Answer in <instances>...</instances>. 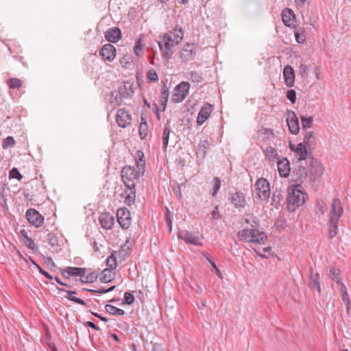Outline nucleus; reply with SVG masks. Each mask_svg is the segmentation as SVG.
I'll list each match as a JSON object with an SVG mask.
<instances>
[{
  "mask_svg": "<svg viewBox=\"0 0 351 351\" xmlns=\"http://www.w3.org/2000/svg\"><path fill=\"white\" fill-rule=\"evenodd\" d=\"M125 191V199L124 202L128 206H131L134 204L136 199V189L135 187L126 188Z\"/></svg>",
  "mask_w": 351,
  "mask_h": 351,
  "instance_id": "obj_29",
  "label": "nucleus"
},
{
  "mask_svg": "<svg viewBox=\"0 0 351 351\" xmlns=\"http://www.w3.org/2000/svg\"><path fill=\"white\" fill-rule=\"evenodd\" d=\"M143 45L142 44V38H139L137 41L135 43V46L134 47V51L136 56L139 57L143 51Z\"/></svg>",
  "mask_w": 351,
  "mask_h": 351,
  "instance_id": "obj_53",
  "label": "nucleus"
},
{
  "mask_svg": "<svg viewBox=\"0 0 351 351\" xmlns=\"http://www.w3.org/2000/svg\"><path fill=\"white\" fill-rule=\"evenodd\" d=\"M8 85L10 88H19L22 86L21 81L18 78H10L7 81Z\"/></svg>",
  "mask_w": 351,
  "mask_h": 351,
  "instance_id": "obj_45",
  "label": "nucleus"
},
{
  "mask_svg": "<svg viewBox=\"0 0 351 351\" xmlns=\"http://www.w3.org/2000/svg\"><path fill=\"white\" fill-rule=\"evenodd\" d=\"M122 99L115 91L112 92L109 95V103L112 109L115 108L117 106L121 104Z\"/></svg>",
  "mask_w": 351,
  "mask_h": 351,
  "instance_id": "obj_33",
  "label": "nucleus"
},
{
  "mask_svg": "<svg viewBox=\"0 0 351 351\" xmlns=\"http://www.w3.org/2000/svg\"><path fill=\"white\" fill-rule=\"evenodd\" d=\"M23 243L30 250H34L36 247L34 241L30 237L26 238V239H23Z\"/></svg>",
  "mask_w": 351,
  "mask_h": 351,
  "instance_id": "obj_60",
  "label": "nucleus"
},
{
  "mask_svg": "<svg viewBox=\"0 0 351 351\" xmlns=\"http://www.w3.org/2000/svg\"><path fill=\"white\" fill-rule=\"evenodd\" d=\"M189 79L193 82L199 83L202 80V74L195 71H191L189 73Z\"/></svg>",
  "mask_w": 351,
  "mask_h": 351,
  "instance_id": "obj_47",
  "label": "nucleus"
},
{
  "mask_svg": "<svg viewBox=\"0 0 351 351\" xmlns=\"http://www.w3.org/2000/svg\"><path fill=\"white\" fill-rule=\"evenodd\" d=\"M343 213L341 202L338 198H335L331 204L329 220L328 223V235L333 238L338 233L339 221Z\"/></svg>",
  "mask_w": 351,
  "mask_h": 351,
  "instance_id": "obj_2",
  "label": "nucleus"
},
{
  "mask_svg": "<svg viewBox=\"0 0 351 351\" xmlns=\"http://www.w3.org/2000/svg\"><path fill=\"white\" fill-rule=\"evenodd\" d=\"M170 132L171 129L169 125L168 124H165L162 133V143L165 149H166L168 145Z\"/></svg>",
  "mask_w": 351,
  "mask_h": 351,
  "instance_id": "obj_42",
  "label": "nucleus"
},
{
  "mask_svg": "<svg viewBox=\"0 0 351 351\" xmlns=\"http://www.w3.org/2000/svg\"><path fill=\"white\" fill-rule=\"evenodd\" d=\"M287 123L290 132L297 134L300 130L299 121L295 113L292 110L287 111Z\"/></svg>",
  "mask_w": 351,
  "mask_h": 351,
  "instance_id": "obj_14",
  "label": "nucleus"
},
{
  "mask_svg": "<svg viewBox=\"0 0 351 351\" xmlns=\"http://www.w3.org/2000/svg\"><path fill=\"white\" fill-rule=\"evenodd\" d=\"M196 53L194 44L187 43L185 44L179 52L180 58L182 62H188L191 61Z\"/></svg>",
  "mask_w": 351,
  "mask_h": 351,
  "instance_id": "obj_11",
  "label": "nucleus"
},
{
  "mask_svg": "<svg viewBox=\"0 0 351 351\" xmlns=\"http://www.w3.org/2000/svg\"><path fill=\"white\" fill-rule=\"evenodd\" d=\"M329 276L330 278L341 285V271L339 269L332 267L330 269Z\"/></svg>",
  "mask_w": 351,
  "mask_h": 351,
  "instance_id": "obj_39",
  "label": "nucleus"
},
{
  "mask_svg": "<svg viewBox=\"0 0 351 351\" xmlns=\"http://www.w3.org/2000/svg\"><path fill=\"white\" fill-rule=\"evenodd\" d=\"M190 84L187 82H182L178 84L173 90L172 101L175 103L182 102L189 95Z\"/></svg>",
  "mask_w": 351,
  "mask_h": 351,
  "instance_id": "obj_7",
  "label": "nucleus"
},
{
  "mask_svg": "<svg viewBox=\"0 0 351 351\" xmlns=\"http://www.w3.org/2000/svg\"><path fill=\"white\" fill-rule=\"evenodd\" d=\"M118 93L122 99L132 98L134 93L133 84L130 82H125L119 87Z\"/></svg>",
  "mask_w": 351,
  "mask_h": 351,
  "instance_id": "obj_19",
  "label": "nucleus"
},
{
  "mask_svg": "<svg viewBox=\"0 0 351 351\" xmlns=\"http://www.w3.org/2000/svg\"><path fill=\"white\" fill-rule=\"evenodd\" d=\"M117 218L123 229H128L131 225L130 213L126 208H121L117 211Z\"/></svg>",
  "mask_w": 351,
  "mask_h": 351,
  "instance_id": "obj_9",
  "label": "nucleus"
},
{
  "mask_svg": "<svg viewBox=\"0 0 351 351\" xmlns=\"http://www.w3.org/2000/svg\"><path fill=\"white\" fill-rule=\"evenodd\" d=\"M237 237L241 241L258 244H265L267 237L264 232L253 228H244L237 232Z\"/></svg>",
  "mask_w": 351,
  "mask_h": 351,
  "instance_id": "obj_3",
  "label": "nucleus"
},
{
  "mask_svg": "<svg viewBox=\"0 0 351 351\" xmlns=\"http://www.w3.org/2000/svg\"><path fill=\"white\" fill-rule=\"evenodd\" d=\"M86 268L66 267L64 269H61L62 276L69 279L71 276H80V279L84 278Z\"/></svg>",
  "mask_w": 351,
  "mask_h": 351,
  "instance_id": "obj_15",
  "label": "nucleus"
},
{
  "mask_svg": "<svg viewBox=\"0 0 351 351\" xmlns=\"http://www.w3.org/2000/svg\"><path fill=\"white\" fill-rule=\"evenodd\" d=\"M148 125L147 122L140 123L138 132L141 139H145L147 135Z\"/></svg>",
  "mask_w": 351,
  "mask_h": 351,
  "instance_id": "obj_46",
  "label": "nucleus"
},
{
  "mask_svg": "<svg viewBox=\"0 0 351 351\" xmlns=\"http://www.w3.org/2000/svg\"><path fill=\"white\" fill-rule=\"evenodd\" d=\"M309 286L311 289H316L319 293H321L320 278L318 273L311 272L309 278Z\"/></svg>",
  "mask_w": 351,
  "mask_h": 351,
  "instance_id": "obj_30",
  "label": "nucleus"
},
{
  "mask_svg": "<svg viewBox=\"0 0 351 351\" xmlns=\"http://www.w3.org/2000/svg\"><path fill=\"white\" fill-rule=\"evenodd\" d=\"M304 194L296 188H291L288 191L287 207L289 212H294L304 203Z\"/></svg>",
  "mask_w": 351,
  "mask_h": 351,
  "instance_id": "obj_4",
  "label": "nucleus"
},
{
  "mask_svg": "<svg viewBox=\"0 0 351 351\" xmlns=\"http://www.w3.org/2000/svg\"><path fill=\"white\" fill-rule=\"evenodd\" d=\"M100 281L103 283H108L111 282L114 278V274L110 269H105L101 273Z\"/></svg>",
  "mask_w": 351,
  "mask_h": 351,
  "instance_id": "obj_37",
  "label": "nucleus"
},
{
  "mask_svg": "<svg viewBox=\"0 0 351 351\" xmlns=\"http://www.w3.org/2000/svg\"><path fill=\"white\" fill-rule=\"evenodd\" d=\"M300 119L302 122V126L303 130H306L308 128H311L313 126V117H304L300 116Z\"/></svg>",
  "mask_w": 351,
  "mask_h": 351,
  "instance_id": "obj_43",
  "label": "nucleus"
},
{
  "mask_svg": "<svg viewBox=\"0 0 351 351\" xmlns=\"http://www.w3.org/2000/svg\"><path fill=\"white\" fill-rule=\"evenodd\" d=\"M121 38V32L119 27H111L105 32V38L110 43H117Z\"/></svg>",
  "mask_w": 351,
  "mask_h": 351,
  "instance_id": "obj_25",
  "label": "nucleus"
},
{
  "mask_svg": "<svg viewBox=\"0 0 351 351\" xmlns=\"http://www.w3.org/2000/svg\"><path fill=\"white\" fill-rule=\"evenodd\" d=\"M212 219H220L221 216L219 213V206L217 205L215 207V209L211 213Z\"/></svg>",
  "mask_w": 351,
  "mask_h": 351,
  "instance_id": "obj_64",
  "label": "nucleus"
},
{
  "mask_svg": "<svg viewBox=\"0 0 351 351\" xmlns=\"http://www.w3.org/2000/svg\"><path fill=\"white\" fill-rule=\"evenodd\" d=\"M15 144V141L12 136H8L5 138L2 143V147L7 149L10 147H13Z\"/></svg>",
  "mask_w": 351,
  "mask_h": 351,
  "instance_id": "obj_55",
  "label": "nucleus"
},
{
  "mask_svg": "<svg viewBox=\"0 0 351 351\" xmlns=\"http://www.w3.org/2000/svg\"><path fill=\"white\" fill-rule=\"evenodd\" d=\"M34 265L37 267L39 272L43 275L45 278H47V279L49 280H52L53 279V276L49 274L47 271H46L45 270H44L40 266H39L38 265L36 264L35 263H34Z\"/></svg>",
  "mask_w": 351,
  "mask_h": 351,
  "instance_id": "obj_63",
  "label": "nucleus"
},
{
  "mask_svg": "<svg viewBox=\"0 0 351 351\" xmlns=\"http://www.w3.org/2000/svg\"><path fill=\"white\" fill-rule=\"evenodd\" d=\"M178 238L184 240L186 243L194 245L202 246L203 244L199 241V237L195 236L192 232L188 230H182L178 233Z\"/></svg>",
  "mask_w": 351,
  "mask_h": 351,
  "instance_id": "obj_20",
  "label": "nucleus"
},
{
  "mask_svg": "<svg viewBox=\"0 0 351 351\" xmlns=\"http://www.w3.org/2000/svg\"><path fill=\"white\" fill-rule=\"evenodd\" d=\"M57 289L60 292H66V295H65L64 297L67 300L72 301L76 304L82 305L84 306H87V304L85 302L84 300H83L81 298L74 296V295L77 294V292L75 291L66 290L63 288H58V287H57Z\"/></svg>",
  "mask_w": 351,
  "mask_h": 351,
  "instance_id": "obj_26",
  "label": "nucleus"
},
{
  "mask_svg": "<svg viewBox=\"0 0 351 351\" xmlns=\"http://www.w3.org/2000/svg\"><path fill=\"white\" fill-rule=\"evenodd\" d=\"M283 76L285 83L288 87H292L295 82V73L293 67L290 65H286L283 69Z\"/></svg>",
  "mask_w": 351,
  "mask_h": 351,
  "instance_id": "obj_23",
  "label": "nucleus"
},
{
  "mask_svg": "<svg viewBox=\"0 0 351 351\" xmlns=\"http://www.w3.org/2000/svg\"><path fill=\"white\" fill-rule=\"evenodd\" d=\"M26 218L29 223L36 228L40 227L44 222V217L34 208H29L26 212Z\"/></svg>",
  "mask_w": 351,
  "mask_h": 351,
  "instance_id": "obj_10",
  "label": "nucleus"
},
{
  "mask_svg": "<svg viewBox=\"0 0 351 351\" xmlns=\"http://www.w3.org/2000/svg\"><path fill=\"white\" fill-rule=\"evenodd\" d=\"M169 95V88H167V86L165 84H163L161 88V93L159 99L160 105L162 106V111H165L166 109Z\"/></svg>",
  "mask_w": 351,
  "mask_h": 351,
  "instance_id": "obj_28",
  "label": "nucleus"
},
{
  "mask_svg": "<svg viewBox=\"0 0 351 351\" xmlns=\"http://www.w3.org/2000/svg\"><path fill=\"white\" fill-rule=\"evenodd\" d=\"M287 99L292 103L295 104L296 101V92L293 89H289L287 92Z\"/></svg>",
  "mask_w": 351,
  "mask_h": 351,
  "instance_id": "obj_59",
  "label": "nucleus"
},
{
  "mask_svg": "<svg viewBox=\"0 0 351 351\" xmlns=\"http://www.w3.org/2000/svg\"><path fill=\"white\" fill-rule=\"evenodd\" d=\"M340 292L341 293L342 300L346 304L347 311L348 312L350 308V300L347 291L346 287L343 283H341Z\"/></svg>",
  "mask_w": 351,
  "mask_h": 351,
  "instance_id": "obj_36",
  "label": "nucleus"
},
{
  "mask_svg": "<svg viewBox=\"0 0 351 351\" xmlns=\"http://www.w3.org/2000/svg\"><path fill=\"white\" fill-rule=\"evenodd\" d=\"M105 309L106 312L113 315H123L125 314V311L123 309L119 308L111 304H106L105 306Z\"/></svg>",
  "mask_w": 351,
  "mask_h": 351,
  "instance_id": "obj_40",
  "label": "nucleus"
},
{
  "mask_svg": "<svg viewBox=\"0 0 351 351\" xmlns=\"http://www.w3.org/2000/svg\"><path fill=\"white\" fill-rule=\"evenodd\" d=\"M250 219H252V220H251L252 223H250L251 228L258 230V228L259 226V221L257 219V217L251 215Z\"/></svg>",
  "mask_w": 351,
  "mask_h": 351,
  "instance_id": "obj_62",
  "label": "nucleus"
},
{
  "mask_svg": "<svg viewBox=\"0 0 351 351\" xmlns=\"http://www.w3.org/2000/svg\"><path fill=\"white\" fill-rule=\"evenodd\" d=\"M158 45L162 56L167 60L171 59L173 53L172 48L176 45L171 36L164 34L161 36V40L158 41Z\"/></svg>",
  "mask_w": 351,
  "mask_h": 351,
  "instance_id": "obj_5",
  "label": "nucleus"
},
{
  "mask_svg": "<svg viewBox=\"0 0 351 351\" xmlns=\"http://www.w3.org/2000/svg\"><path fill=\"white\" fill-rule=\"evenodd\" d=\"M200 254L210 263V265L212 266L213 273L215 274L219 277H221L222 274L210 255L206 251H202Z\"/></svg>",
  "mask_w": 351,
  "mask_h": 351,
  "instance_id": "obj_32",
  "label": "nucleus"
},
{
  "mask_svg": "<svg viewBox=\"0 0 351 351\" xmlns=\"http://www.w3.org/2000/svg\"><path fill=\"white\" fill-rule=\"evenodd\" d=\"M308 69V65L305 64V62H301L299 66V73L302 77H307V71Z\"/></svg>",
  "mask_w": 351,
  "mask_h": 351,
  "instance_id": "obj_57",
  "label": "nucleus"
},
{
  "mask_svg": "<svg viewBox=\"0 0 351 351\" xmlns=\"http://www.w3.org/2000/svg\"><path fill=\"white\" fill-rule=\"evenodd\" d=\"M293 28L294 35L297 43L299 44L304 43L306 40V36L304 34V29L300 27L296 26H293Z\"/></svg>",
  "mask_w": 351,
  "mask_h": 351,
  "instance_id": "obj_34",
  "label": "nucleus"
},
{
  "mask_svg": "<svg viewBox=\"0 0 351 351\" xmlns=\"http://www.w3.org/2000/svg\"><path fill=\"white\" fill-rule=\"evenodd\" d=\"M283 195L280 191L276 190L273 193L272 196V204L274 205L275 208H278L280 205V202L282 201Z\"/></svg>",
  "mask_w": 351,
  "mask_h": 351,
  "instance_id": "obj_41",
  "label": "nucleus"
},
{
  "mask_svg": "<svg viewBox=\"0 0 351 351\" xmlns=\"http://www.w3.org/2000/svg\"><path fill=\"white\" fill-rule=\"evenodd\" d=\"M101 227L106 230H110L114 225V217L109 213H102L99 217Z\"/></svg>",
  "mask_w": 351,
  "mask_h": 351,
  "instance_id": "obj_24",
  "label": "nucleus"
},
{
  "mask_svg": "<svg viewBox=\"0 0 351 351\" xmlns=\"http://www.w3.org/2000/svg\"><path fill=\"white\" fill-rule=\"evenodd\" d=\"M281 16L282 20L286 26L289 27H293L295 26V15L291 9L285 8L282 12Z\"/></svg>",
  "mask_w": 351,
  "mask_h": 351,
  "instance_id": "obj_21",
  "label": "nucleus"
},
{
  "mask_svg": "<svg viewBox=\"0 0 351 351\" xmlns=\"http://www.w3.org/2000/svg\"><path fill=\"white\" fill-rule=\"evenodd\" d=\"M173 41L176 45H178L183 39L184 31L182 27L176 25L173 29Z\"/></svg>",
  "mask_w": 351,
  "mask_h": 351,
  "instance_id": "obj_35",
  "label": "nucleus"
},
{
  "mask_svg": "<svg viewBox=\"0 0 351 351\" xmlns=\"http://www.w3.org/2000/svg\"><path fill=\"white\" fill-rule=\"evenodd\" d=\"M327 210L326 204L324 202H318L316 205V212L318 214L324 215Z\"/></svg>",
  "mask_w": 351,
  "mask_h": 351,
  "instance_id": "obj_58",
  "label": "nucleus"
},
{
  "mask_svg": "<svg viewBox=\"0 0 351 351\" xmlns=\"http://www.w3.org/2000/svg\"><path fill=\"white\" fill-rule=\"evenodd\" d=\"M99 54L104 60L111 62L116 56V49L112 44L108 43L101 47Z\"/></svg>",
  "mask_w": 351,
  "mask_h": 351,
  "instance_id": "obj_17",
  "label": "nucleus"
},
{
  "mask_svg": "<svg viewBox=\"0 0 351 351\" xmlns=\"http://www.w3.org/2000/svg\"><path fill=\"white\" fill-rule=\"evenodd\" d=\"M10 178H16L19 180H21L23 178V176L19 171L18 169L16 167L12 168L9 173Z\"/></svg>",
  "mask_w": 351,
  "mask_h": 351,
  "instance_id": "obj_56",
  "label": "nucleus"
},
{
  "mask_svg": "<svg viewBox=\"0 0 351 351\" xmlns=\"http://www.w3.org/2000/svg\"><path fill=\"white\" fill-rule=\"evenodd\" d=\"M254 189L256 196L261 199L267 201L270 194V184L267 180L264 178H258L255 184Z\"/></svg>",
  "mask_w": 351,
  "mask_h": 351,
  "instance_id": "obj_6",
  "label": "nucleus"
},
{
  "mask_svg": "<svg viewBox=\"0 0 351 351\" xmlns=\"http://www.w3.org/2000/svg\"><path fill=\"white\" fill-rule=\"evenodd\" d=\"M210 147V143L208 140H204L198 145V151L202 154L203 157L206 156L208 149Z\"/></svg>",
  "mask_w": 351,
  "mask_h": 351,
  "instance_id": "obj_44",
  "label": "nucleus"
},
{
  "mask_svg": "<svg viewBox=\"0 0 351 351\" xmlns=\"http://www.w3.org/2000/svg\"><path fill=\"white\" fill-rule=\"evenodd\" d=\"M214 109L213 105L205 102L203 106H202L197 117V124L198 125H202L204 123L206 122V121L209 118L211 112H213Z\"/></svg>",
  "mask_w": 351,
  "mask_h": 351,
  "instance_id": "obj_12",
  "label": "nucleus"
},
{
  "mask_svg": "<svg viewBox=\"0 0 351 351\" xmlns=\"http://www.w3.org/2000/svg\"><path fill=\"white\" fill-rule=\"evenodd\" d=\"M172 217H173V213H171V212H169V210H167V212L165 215V220H166L167 223L169 226L170 231H171V229H172Z\"/></svg>",
  "mask_w": 351,
  "mask_h": 351,
  "instance_id": "obj_61",
  "label": "nucleus"
},
{
  "mask_svg": "<svg viewBox=\"0 0 351 351\" xmlns=\"http://www.w3.org/2000/svg\"><path fill=\"white\" fill-rule=\"evenodd\" d=\"M295 153L298 158V162L305 160L306 158L310 159L312 158V150L308 149V148L302 143H300L297 145L295 147Z\"/></svg>",
  "mask_w": 351,
  "mask_h": 351,
  "instance_id": "obj_18",
  "label": "nucleus"
},
{
  "mask_svg": "<svg viewBox=\"0 0 351 351\" xmlns=\"http://www.w3.org/2000/svg\"><path fill=\"white\" fill-rule=\"evenodd\" d=\"M106 261H107L106 264L109 267L108 269H110V270L114 269L117 267V258L113 254H111V255L108 257Z\"/></svg>",
  "mask_w": 351,
  "mask_h": 351,
  "instance_id": "obj_52",
  "label": "nucleus"
},
{
  "mask_svg": "<svg viewBox=\"0 0 351 351\" xmlns=\"http://www.w3.org/2000/svg\"><path fill=\"white\" fill-rule=\"evenodd\" d=\"M134 302V295L130 292H125L124 293L123 300L121 304L131 305Z\"/></svg>",
  "mask_w": 351,
  "mask_h": 351,
  "instance_id": "obj_51",
  "label": "nucleus"
},
{
  "mask_svg": "<svg viewBox=\"0 0 351 351\" xmlns=\"http://www.w3.org/2000/svg\"><path fill=\"white\" fill-rule=\"evenodd\" d=\"M297 182H302L307 176V170L305 167L298 165V168L293 171Z\"/></svg>",
  "mask_w": 351,
  "mask_h": 351,
  "instance_id": "obj_31",
  "label": "nucleus"
},
{
  "mask_svg": "<svg viewBox=\"0 0 351 351\" xmlns=\"http://www.w3.org/2000/svg\"><path fill=\"white\" fill-rule=\"evenodd\" d=\"M47 239L48 243L51 247H56V246L58 245V237L53 233L50 232V233L47 234Z\"/></svg>",
  "mask_w": 351,
  "mask_h": 351,
  "instance_id": "obj_49",
  "label": "nucleus"
},
{
  "mask_svg": "<svg viewBox=\"0 0 351 351\" xmlns=\"http://www.w3.org/2000/svg\"><path fill=\"white\" fill-rule=\"evenodd\" d=\"M131 115L124 108L119 109L116 114V121L118 125L122 128H125L131 123Z\"/></svg>",
  "mask_w": 351,
  "mask_h": 351,
  "instance_id": "obj_13",
  "label": "nucleus"
},
{
  "mask_svg": "<svg viewBox=\"0 0 351 351\" xmlns=\"http://www.w3.org/2000/svg\"><path fill=\"white\" fill-rule=\"evenodd\" d=\"M98 278V274L95 271L89 273L86 276V280H84V278L80 279L82 283H91L95 282Z\"/></svg>",
  "mask_w": 351,
  "mask_h": 351,
  "instance_id": "obj_48",
  "label": "nucleus"
},
{
  "mask_svg": "<svg viewBox=\"0 0 351 351\" xmlns=\"http://www.w3.org/2000/svg\"><path fill=\"white\" fill-rule=\"evenodd\" d=\"M263 153L265 154V157L269 160H274L278 158V154L276 149L271 146H267L263 150Z\"/></svg>",
  "mask_w": 351,
  "mask_h": 351,
  "instance_id": "obj_38",
  "label": "nucleus"
},
{
  "mask_svg": "<svg viewBox=\"0 0 351 351\" xmlns=\"http://www.w3.org/2000/svg\"><path fill=\"white\" fill-rule=\"evenodd\" d=\"M221 187V180L218 177H215L213 179V187L212 195L215 196Z\"/></svg>",
  "mask_w": 351,
  "mask_h": 351,
  "instance_id": "obj_54",
  "label": "nucleus"
},
{
  "mask_svg": "<svg viewBox=\"0 0 351 351\" xmlns=\"http://www.w3.org/2000/svg\"><path fill=\"white\" fill-rule=\"evenodd\" d=\"M229 200L237 208H243L246 204L245 195L241 191L230 193Z\"/></svg>",
  "mask_w": 351,
  "mask_h": 351,
  "instance_id": "obj_16",
  "label": "nucleus"
},
{
  "mask_svg": "<svg viewBox=\"0 0 351 351\" xmlns=\"http://www.w3.org/2000/svg\"><path fill=\"white\" fill-rule=\"evenodd\" d=\"M302 143L304 144L308 149L313 151L317 143L315 133L313 132H306Z\"/></svg>",
  "mask_w": 351,
  "mask_h": 351,
  "instance_id": "obj_27",
  "label": "nucleus"
},
{
  "mask_svg": "<svg viewBox=\"0 0 351 351\" xmlns=\"http://www.w3.org/2000/svg\"><path fill=\"white\" fill-rule=\"evenodd\" d=\"M146 77L150 82H156L158 80V75L153 69L147 71Z\"/></svg>",
  "mask_w": 351,
  "mask_h": 351,
  "instance_id": "obj_50",
  "label": "nucleus"
},
{
  "mask_svg": "<svg viewBox=\"0 0 351 351\" xmlns=\"http://www.w3.org/2000/svg\"><path fill=\"white\" fill-rule=\"evenodd\" d=\"M144 153L141 150H137L134 155V159L137 170L134 166L126 165L123 167L121 176V180L125 188L135 187L138 178L145 173V160Z\"/></svg>",
  "mask_w": 351,
  "mask_h": 351,
  "instance_id": "obj_1",
  "label": "nucleus"
},
{
  "mask_svg": "<svg viewBox=\"0 0 351 351\" xmlns=\"http://www.w3.org/2000/svg\"><path fill=\"white\" fill-rule=\"evenodd\" d=\"M324 171V167L321 164V162L313 158H311V163H310V179L311 181L315 182L319 180L322 176Z\"/></svg>",
  "mask_w": 351,
  "mask_h": 351,
  "instance_id": "obj_8",
  "label": "nucleus"
},
{
  "mask_svg": "<svg viewBox=\"0 0 351 351\" xmlns=\"http://www.w3.org/2000/svg\"><path fill=\"white\" fill-rule=\"evenodd\" d=\"M278 171L282 178H287L290 174V163L286 158L279 160L277 162Z\"/></svg>",
  "mask_w": 351,
  "mask_h": 351,
  "instance_id": "obj_22",
  "label": "nucleus"
}]
</instances>
